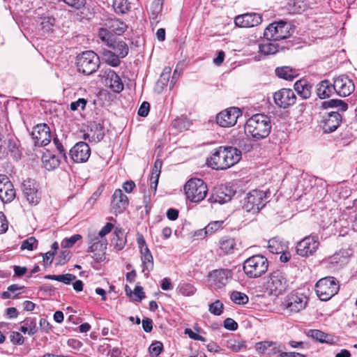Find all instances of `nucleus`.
<instances>
[{
	"instance_id": "obj_1",
	"label": "nucleus",
	"mask_w": 357,
	"mask_h": 357,
	"mask_svg": "<svg viewBox=\"0 0 357 357\" xmlns=\"http://www.w3.org/2000/svg\"><path fill=\"white\" fill-rule=\"evenodd\" d=\"M270 118L263 114H256L249 118L245 125V132L256 140L266 138L270 134Z\"/></svg>"
},
{
	"instance_id": "obj_2",
	"label": "nucleus",
	"mask_w": 357,
	"mask_h": 357,
	"mask_svg": "<svg viewBox=\"0 0 357 357\" xmlns=\"http://www.w3.org/2000/svg\"><path fill=\"white\" fill-rule=\"evenodd\" d=\"M268 267L267 259L261 255H255L247 259L243 263V271L250 278H257L264 275Z\"/></svg>"
},
{
	"instance_id": "obj_3",
	"label": "nucleus",
	"mask_w": 357,
	"mask_h": 357,
	"mask_svg": "<svg viewBox=\"0 0 357 357\" xmlns=\"http://www.w3.org/2000/svg\"><path fill=\"white\" fill-rule=\"evenodd\" d=\"M339 281L334 277L328 276L319 280L315 284V291L321 301H327L337 294Z\"/></svg>"
},
{
	"instance_id": "obj_4",
	"label": "nucleus",
	"mask_w": 357,
	"mask_h": 357,
	"mask_svg": "<svg viewBox=\"0 0 357 357\" xmlns=\"http://www.w3.org/2000/svg\"><path fill=\"white\" fill-rule=\"evenodd\" d=\"M76 64L77 70L86 75L95 73L100 66V59L93 51H85L77 55Z\"/></svg>"
},
{
	"instance_id": "obj_5",
	"label": "nucleus",
	"mask_w": 357,
	"mask_h": 357,
	"mask_svg": "<svg viewBox=\"0 0 357 357\" xmlns=\"http://www.w3.org/2000/svg\"><path fill=\"white\" fill-rule=\"evenodd\" d=\"M184 192L188 199L192 202L198 203L206 196L208 188L203 180L200 178H190L184 185Z\"/></svg>"
},
{
	"instance_id": "obj_6",
	"label": "nucleus",
	"mask_w": 357,
	"mask_h": 357,
	"mask_svg": "<svg viewBox=\"0 0 357 357\" xmlns=\"http://www.w3.org/2000/svg\"><path fill=\"white\" fill-rule=\"evenodd\" d=\"M291 29V24L285 21L274 22L265 29L264 36L268 40H280L290 36Z\"/></svg>"
},
{
	"instance_id": "obj_7",
	"label": "nucleus",
	"mask_w": 357,
	"mask_h": 357,
	"mask_svg": "<svg viewBox=\"0 0 357 357\" xmlns=\"http://www.w3.org/2000/svg\"><path fill=\"white\" fill-rule=\"evenodd\" d=\"M266 199L265 192L253 190L245 197L243 207L248 212L257 213L266 205Z\"/></svg>"
},
{
	"instance_id": "obj_8",
	"label": "nucleus",
	"mask_w": 357,
	"mask_h": 357,
	"mask_svg": "<svg viewBox=\"0 0 357 357\" xmlns=\"http://www.w3.org/2000/svg\"><path fill=\"white\" fill-rule=\"evenodd\" d=\"M22 188L24 197L31 205L36 206L40 202L41 196L38 190V184L34 179H25Z\"/></svg>"
},
{
	"instance_id": "obj_9",
	"label": "nucleus",
	"mask_w": 357,
	"mask_h": 357,
	"mask_svg": "<svg viewBox=\"0 0 357 357\" xmlns=\"http://www.w3.org/2000/svg\"><path fill=\"white\" fill-rule=\"evenodd\" d=\"M268 287L271 294L278 296L284 293L287 288V281L284 274L277 270L271 273Z\"/></svg>"
},
{
	"instance_id": "obj_10",
	"label": "nucleus",
	"mask_w": 357,
	"mask_h": 357,
	"mask_svg": "<svg viewBox=\"0 0 357 357\" xmlns=\"http://www.w3.org/2000/svg\"><path fill=\"white\" fill-rule=\"evenodd\" d=\"M319 245L318 238L316 236H308L298 242L296 249V252L301 257L312 255L317 250Z\"/></svg>"
},
{
	"instance_id": "obj_11",
	"label": "nucleus",
	"mask_w": 357,
	"mask_h": 357,
	"mask_svg": "<svg viewBox=\"0 0 357 357\" xmlns=\"http://www.w3.org/2000/svg\"><path fill=\"white\" fill-rule=\"evenodd\" d=\"M241 116V112L238 108L230 107L217 114L216 122L221 127H231L236 123L238 118Z\"/></svg>"
},
{
	"instance_id": "obj_12",
	"label": "nucleus",
	"mask_w": 357,
	"mask_h": 357,
	"mask_svg": "<svg viewBox=\"0 0 357 357\" xmlns=\"http://www.w3.org/2000/svg\"><path fill=\"white\" fill-rule=\"evenodd\" d=\"M307 303V298L302 294H291L287 296L282 305L290 312H298L303 310Z\"/></svg>"
},
{
	"instance_id": "obj_13",
	"label": "nucleus",
	"mask_w": 357,
	"mask_h": 357,
	"mask_svg": "<svg viewBox=\"0 0 357 357\" xmlns=\"http://www.w3.org/2000/svg\"><path fill=\"white\" fill-rule=\"evenodd\" d=\"M31 136L36 146H45L51 141L50 128L45 123L35 126L33 128Z\"/></svg>"
},
{
	"instance_id": "obj_14",
	"label": "nucleus",
	"mask_w": 357,
	"mask_h": 357,
	"mask_svg": "<svg viewBox=\"0 0 357 357\" xmlns=\"http://www.w3.org/2000/svg\"><path fill=\"white\" fill-rule=\"evenodd\" d=\"M208 277L211 286L218 289L227 284L229 279L231 278V272L229 269H216L210 272Z\"/></svg>"
},
{
	"instance_id": "obj_15",
	"label": "nucleus",
	"mask_w": 357,
	"mask_h": 357,
	"mask_svg": "<svg viewBox=\"0 0 357 357\" xmlns=\"http://www.w3.org/2000/svg\"><path fill=\"white\" fill-rule=\"evenodd\" d=\"M128 198L121 189L114 192L111 199V209L113 213L117 215L123 213L128 206Z\"/></svg>"
},
{
	"instance_id": "obj_16",
	"label": "nucleus",
	"mask_w": 357,
	"mask_h": 357,
	"mask_svg": "<svg viewBox=\"0 0 357 357\" xmlns=\"http://www.w3.org/2000/svg\"><path fill=\"white\" fill-rule=\"evenodd\" d=\"M321 122L324 132L331 133L340 126L342 122V116L337 112H331L323 116Z\"/></svg>"
},
{
	"instance_id": "obj_17",
	"label": "nucleus",
	"mask_w": 357,
	"mask_h": 357,
	"mask_svg": "<svg viewBox=\"0 0 357 357\" xmlns=\"http://www.w3.org/2000/svg\"><path fill=\"white\" fill-rule=\"evenodd\" d=\"M262 22L261 16L256 13H248L236 16L234 23L237 26L248 28L259 25Z\"/></svg>"
},
{
	"instance_id": "obj_18",
	"label": "nucleus",
	"mask_w": 357,
	"mask_h": 357,
	"mask_svg": "<svg viewBox=\"0 0 357 357\" xmlns=\"http://www.w3.org/2000/svg\"><path fill=\"white\" fill-rule=\"evenodd\" d=\"M15 197V190L8 177L0 175V199L3 202H10Z\"/></svg>"
},
{
	"instance_id": "obj_19",
	"label": "nucleus",
	"mask_w": 357,
	"mask_h": 357,
	"mask_svg": "<svg viewBox=\"0 0 357 357\" xmlns=\"http://www.w3.org/2000/svg\"><path fill=\"white\" fill-rule=\"evenodd\" d=\"M91 154L89 145L84 142H77L70 151V155L74 162H86Z\"/></svg>"
},
{
	"instance_id": "obj_20",
	"label": "nucleus",
	"mask_w": 357,
	"mask_h": 357,
	"mask_svg": "<svg viewBox=\"0 0 357 357\" xmlns=\"http://www.w3.org/2000/svg\"><path fill=\"white\" fill-rule=\"evenodd\" d=\"M234 194L235 192L230 187L222 185L215 188L208 201L211 203L225 204L229 202Z\"/></svg>"
},
{
	"instance_id": "obj_21",
	"label": "nucleus",
	"mask_w": 357,
	"mask_h": 357,
	"mask_svg": "<svg viewBox=\"0 0 357 357\" xmlns=\"http://www.w3.org/2000/svg\"><path fill=\"white\" fill-rule=\"evenodd\" d=\"M351 254L348 250H340L326 259L329 268L337 270L345 266L349 261Z\"/></svg>"
},
{
	"instance_id": "obj_22",
	"label": "nucleus",
	"mask_w": 357,
	"mask_h": 357,
	"mask_svg": "<svg viewBox=\"0 0 357 357\" xmlns=\"http://www.w3.org/2000/svg\"><path fill=\"white\" fill-rule=\"evenodd\" d=\"M275 104L282 108L294 105L296 100L294 91H277L273 96Z\"/></svg>"
},
{
	"instance_id": "obj_23",
	"label": "nucleus",
	"mask_w": 357,
	"mask_h": 357,
	"mask_svg": "<svg viewBox=\"0 0 357 357\" xmlns=\"http://www.w3.org/2000/svg\"><path fill=\"white\" fill-rule=\"evenodd\" d=\"M225 155L224 146H220L215 150L209 158H207L206 162L214 169H226Z\"/></svg>"
},
{
	"instance_id": "obj_24",
	"label": "nucleus",
	"mask_w": 357,
	"mask_h": 357,
	"mask_svg": "<svg viewBox=\"0 0 357 357\" xmlns=\"http://www.w3.org/2000/svg\"><path fill=\"white\" fill-rule=\"evenodd\" d=\"M104 78V84L106 86L111 89H124V81L112 70L108 69L104 72L102 75Z\"/></svg>"
},
{
	"instance_id": "obj_25",
	"label": "nucleus",
	"mask_w": 357,
	"mask_h": 357,
	"mask_svg": "<svg viewBox=\"0 0 357 357\" xmlns=\"http://www.w3.org/2000/svg\"><path fill=\"white\" fill-rule=\"evenodd\" d=\"M114 228V225L110 223L107 222L98 232V236H93L89 235V239H90V246H89V251L94 252L96 250H98V248L100 246L103 249L106 248V244L102 243L99 241V237H104L107 234H108L112 229Z\"/></svg>"
},
{
	"instance_id": "obj_26",
	"label": "nucleus",
	"mask_w": 357,
	"mask_h": 357,
	"mask_svg": "<svg viewBox=\"0 0 357 357\" xmlns=\"http://www.w3.org/2000/svg\"><path fill=\"white\" fill-rule=\"evenodd\" d=\"M171 68L165 67L161 73L159 79L156 83L157 88L160 89H164L165 88H169L172 89L174 86V79H176V70L174 72L172 80L169 82Z\"/></svg>"
},
{
	"instance_id": "obj_27",
	"label": "nucleus",
	"mask_w": 357,
	"mask_h": 357,
	"mask_svg": "<svg viewBox=\"0 0 357 357\" xmlns=\"http://www.w3.org/2000/svg\"><path fill=\"white\" fill-rule=\"evenodd\" d=\"M226 169L237 163L241 158V151L232 146H224Z\"/></svg>"
},
{
	"instance_id": "obj_28",
	"label": "nucleus",
	"mask_w": 357,
	"mask_h": 357,
	"mask_svg": "<svg viewBox=\"0 0 357 357\" xmlns=\"http://www.w3.org/2000/svg\"><path fill=\"white\" fill-rule=\"evenodd\" d=\"M307 337H310L319 342L335 344L337 339L334 336L325 333L319 330L310 329L306 332Z\"/></svg>"
},
{
	"instance_id": "obj_29",
	"label": "nucleus",
	"mask_w": 357,
	"mask_h": 357,
	"mask_svg": "<svg viewBox=\"0 0 357 357\" xmlns=\"http://www.w3.org/2000/svg\"><path fill=\"white\" fill-rule=\"evenodd\" d=\"M164 0H155L149 9V19L152 25H157L160 20Z\"/></svg>"
},
{
	"instance_id": "obj_30",
	"label": "nucleus",
	"mask_w": 357,
	"mask_h": 357,
	"mask_svg": "<svg viewBox=\"0 0 357 357\" xmlns=\"http://www.w3.org/2000/svg\"><path fill=\"white\" fill-rule=\"evenodd\" d=\"M105 26L110 30L111 33L116 35L123 34L128 26L125 22L118 19H109L105 23Z\"/></svg>"
},
{
	"instance_id": "obj_31",
	"label": "nucleus",
	"mask_w": 357,
	"mask_h": 357,
	"mask_svg": "<svg viewBox=\"0 0 357 357\" xmlns=\"http://www.w3.org/2000/svg\"><path fill=\"white\" fill-rule=\"evenodd\" d=\"M108 46L112 49V51L119 54V56H121V58L126 57L129 52L128 46L123 40H112Z\"/></svg>"
},
{
	"instance_id": "obj_32",
	"label": "nucleus",
	"mask_w": 357,
	"mask_h": 357,
	"mask_svg": "<svg viewBox=\"0 0 357 357\" xmlns=\"http://www.w3.org/2000/svg\"><path fill=\"white\" fill-rule=\"evenodd\" d=\"M42 162L44 167L48 171L54 170L57 168L60 164L59 158L49 151L43 153Z\"/></svg>"
},
{
	"instance_id": "obj_33",
	"label": "nucleus",
	"mask_w": 357,
	"mask_h": 357,
	"mask_svg": "<svg viewBox=\"0 0 357 357\" xmlns=\"http://www.w3.org/2000/svg\"><path fill=\"white\" fill-rule=\"evenodd\" d=\"M55 22V19L51 16H44L40 18V29L43 35H49L53 33Z\"/></svg>"
},
{
	"instance_id": "obj_34",
	"label": "nucleus",
	"mask_w": 357,
	"mask_h": 357,
	"mask_svg": "<svg viewBox=\"0 0 357 357\" xmlns=\"http://www.w3.org/2000/svg\"><path fill=\"white\" fill-rule=\"evenodd\" d=\"M102 60L109 66L112 67H117L121 64V56H119L113 51L109 50H102Z\"/></svg>"
},
{
	"instance_id": "obj_35",
	"label": "nucleus",
	"mask_w": 357,
	"mask_h": 357,
	"mask_svg": "<svg viewBox=\"0 0 357 357\" xmlns=\"http://www.w3.org/2000/svg\"><path fill=\"white\" fill-rule=\"evenodd\" d=\"M126 243L124 231L121 228L116 227L112 239V244L117 250H122Z\"/></svg>"
},
{
	"instance_id": "obj_36",
	"label": "nucleus",
	"mask_w": 357,
	"mask_h": 357,
	"mask_svg": "<svg viewBox=\"0 0 357 357\" xmlns=\"http://www.w3.org/2000/svg\"><path fill=\"white\" fill-rule=\"evenodd\" d=\"M306 8L307 5L303 0H289L285 6V9L289 14H300Z\"/></svg>"
},
{
	"instance_id": "obj_37",
	"label": "nucleus",
	"mask_w": 357,
	"mask_h": 357,
	"mask_svg": "<svg viewBox=\"0 0 357 357\" xmlns=\"http://www.w3.org/2000/svg\"><path fill=\"white\" fill-rule=\"evenodd\" d=\"M333 89H354L353 81L346 75H341L336 78L333 84Z\"/></svg>"
},
{
	"instance_id": "obj_38",
	"label": "nucleus",
	"mask_w": 357,
	"mask_h": 357,
	"mask_svg": "<svg viewBox=\"0 0 357 357\" xmlns=\"http://www.w3.org/2000/svg\"><path fill=\"white\" fill-rule=\"evenodd\" d=\"M268 249L273 254H279L286 250L287 245L279 238L275 237L268 241Z\"/></svg>"
},
{
	"instance_id": "obj_39",
	"label": "nucleus",
	"mask_w": 357,
	"mask_h": 357,
	"mask_svg": "<svg viewBox=\"0 0 357 357\" xmlns=\"http://www.w3.org/2000/svg\"><path fill=\"white\" fill-rule=\"evenodd\" d=\"M140 253L142 255L141 259L143 264L142 271L144 273L147 271L146 274H148L149 272L153 268V258L152 254L149 248H146L144 252H141Z\"/></svg>"
},
{
	"instance_id": "obj_40",
	"label": "nucleus",
	"mask_w": 357,
	"mask_h": 357,
	"mask_svg": "<svg viewBox=\"0 0 357 357\" xmlns=\"http://www.w3.org/2000/svg\"><path fill=\"white\" fill-rule=\"evenodd\" d=\"M275 74L278 77L286 80H292L297 76L296 72L289 66L277 68Z\"/></svg>"
},
{
	"instance_id": "obj_41",
	"label": "nucleus",
	"mask_w": 357,
	"mask_h": 357,
	"mask_svg": "<svg viewBox=\"0 0 357 357\" xmlns=\"http://www.w3.org/2000/svg\"><path fill=\"white\" fill-rule=\"evenodd\" d=\"M236 243L234 238L224 237L219 241V247L225 254H231L234 252Z\"/></svg>"
},
{
	"instance_id": "obj_42",
	"label": "nucleus",
	"mask_w": 357,
	"mask_h": 357,
	"mask_svg": "<svg viewBox=\"0 0 357 357\" xmlns=\"http://www.w3.org/2000/svg\"><path fill=\"white\" fill-rule=\"evenodd\" d=\"M24 325L20 327V331L23 333H28L29 335H33L37 333L36 321L35 319L27 318L24 321Z\"/></svg>"
},
{
	"instance_id": "obj_43",
	"label": "nucleus",
	"mask_w": 357,
	"mask_h": 357,
	"mask_svg": "<svg viewBox=\"0 0 357 357\" xmlns=\"http://www.w3.org/2000/svg\"><path fill=\"white\" fill-rule=\"evenodd\" d=\"M259 50L264 55L274 54L279 52L280 45L277 43L266 42L259 45Z\"/></svg>"
},
{
	"instance_id": "obj_44",
	"label": "nucleus",
	"mask_w": 357,
	"mask_h": 357,
	"mask_svg": "<svg viewBox=\"0 0 357 357\" xmlns=\"http://www.w3.org/2000/svg\"><path fill=\"white\" fill-rule=\"evenodd\" d=\"M323 109H328L330 107H340L342 112H345L348 109L347 104L342 100L331 99L329 100L324 101L321 103Z\"/></svg>"
},
{
	"instance_id": "obj_45",
	"label": "nucleus",
	"mask_w": 357,
	"mask_h": 357,
	"mask_svg": "<svg viewBox=\"0 0 357 357\" xmlns=\"http://www.w3.org/2000/svg\"><path fill=\"white\" fill-rule=\"evenodd\" d=\"M45 278L56 280L66 284H69L76 279V276L70 273H66L63 275H47L45 276Z\"/></svg>"
},
{
	"instance_id": "obj_46",
	"label": "nucleus",
	"mask_w": 357,
	"mask_h": 357,
	"mask_svg": "<svg viewBox=\"0 0 357 357\" xmlns=\"http://www.w3.org/2000/svg\"><path fill=\"white\" fill-rule=\"evenodd\" d=\"M225 347L234 352H238L246 349L245 342L235 339H229L225 342Z\"/></svg>"
},
{
	"instance_id": "obj_47",
	"label": "nucleus",
	"mask_w": 357,
	"mask_h": 357,
	"mask_svg": "<svg viewBox=\"0 0 357 357\" xmlns=\"http://www.w3.org/2000/svg\"><path fill=\"white\" fill-rule=\"evenodd\" d=\"M112 6L116 13H126L130 8L128 0H114Z\"/></svg>"
},
{
	"instance_id": "obj_48",
	"label": "nucleus",
	"mask_w": 357,
	"mask_h": 357,
	"mask_svg": "<svg viewBox=\"0 0 357 357\" xmlns=\"http://www.w3.org/2000/svg\"><path fill=\"white\" fill-rule=\"evenodd\" d=\"M231 300L237 305H245L248 301V296L241 291H233L230 295Z\"/></svg>"
},
{
	"instance_id": "obj_49",
	"label": "nucleus",
	"mask_w": 357,
	"mask_h": 357,
	"mask_svg": "<svg viewBox=\"0 0 357 357\" xmlns=\"http://www.w3.org/2000/svg\"><path fill=\"white\" fill-rule=\"evenodd\" d=\"M105 136L104 132L100 127L98 126H96V130L91 137H90V134H85L84 139L89 138V140L94 142H99L101 141Z\"/></svg>"
},
{
	"instance_id": "obj_50",
	"label": "nucleus",
	"mask_w": 357,
	"mask_h": 357,
	"mask_svg": "<svg viewBox=\"0 0 357 357\" xmlns=\"http://www.w3.org/2000/svg\"><path fill=\"white\" fill-rule=\"evenodd\" d=\"M224 221H213L205 227V234L211 235L222 228Z\"/></svg>"
},
{
	"instance_id": "obj_51",
	"label": "nucleus",
	"mask_w": 357,
	"mask_h": 357,
	"mask_svg": "<svg viewBox=\"0 0 357 357\" xmlns=\"http://www.w3.org/2000/svg\"><path fill=\"white\" fill-rule=\"evenodd\" d=\"M178 291L181 294L189 296L195 294V289L191 284L182 283L178 285Z\"/></svg>"
},
{
	"instance_id": "obj_52",
	"label": "nucleus",
	"mask_w": 357,
	"mask_h": 357,
	"mask_svg": "<svg viewBox=\"0 0 357 357\" xmlns=\"http://www.w3.org/2000/svg\"><path fill=\"white\" fill-rule=\"evenodd\" d=\"M163 349V344L159 341L153 342L149 348V351L152 357H158Z\"/></svg>"
},
{
	"instance_id": "obj_53",
	"label": "nucleus",
	"mask_w": 357,
	"mask_h": 357,
	"mask_svg": "<svg viewBox=\"0 0 357 357\" xmlns=\"http://www.w3.org/2000/svg\"><path fill=\"white\" fill-rule=\"evenodd\" d=\"M37 240L35 237L31 236L28 238L24 240L22 242L20 248L21 250H33L34 248H36L37 245Z\"/></svg>"
},
{
	"instance_id": "obj_54",
	"label": "nucleus",
	"mask_w": 357,
	"mask_h": 357,
	"mask_svg": "<svg viewBox=\"0 0 357 357\" xmlns=\"http://www.w3.org/2000/svg\"><path fill=\"white\" fill-rule=\"evenodd\" d=\"M98 36L101 40L107 43V45L110 43L111 40H113L112 38V34L107 26L106 28H100Z\"/></svg>"
},
{
	"instance_id": "obj_55",
	"label": "nucleus",
	"mask_w": 357,
	"mask_h": 357,
	"mask_svg": "<svg viewBox=\"0 0 357 357\" xmlns=\"http://www.w3.org/2000/svg\"><path fill=\"white\" fill-rule=\"evenodd\" d=\"M222 310L223 304L219 300H217L214 303L209 305V312L215 315L221 314Z\"/></svg>"
},
{
	"instance_id": "obj_56",
	"label": "nucleus",
	"mask_w": 357,
	"mask_h": 357,
	"mask_svg": "<svg viewBox=\"0 0 357 357\" xmlns=\"http://www.w3.org/2000/svg\"><path fill=\"white\" fill-rule=\"evenodd\" d=\"M82 238L80 234H75L70 238H65L61 243V245L64 248H71L79 239Z\"/></svg>"
},
{
	"instance_id": "obj_57",
	"label": "nucleus",
	"mask_w": 357,
	"mask_h": 357,
	"mask_svg": "<svg viewBox=\"0 0 357 357\" xmlns=\"http://www.w3.org/2000/svg\"><path fill=\"white\" fill-rule=\"evenodd\" d=\"M273 345V343L271 342H258L256 344V349L259 351L261 354L264 355H269L270 354L267 352V349Z\"/></svg>"
},
{
	"instance_id": "obj_58",
	"label": "nucleus",
	"mask_w": 357,
	"mask_h": 357,
	"mask_svg": "<svg viewBox=\"0 0 357 357\" xmlns=\"http://www.w3.org/2000/svg\"><path fill=\"white\" fill-rule=\"evenodd\" d=\"M22 288V287H20L17 284H12L8 287L7 291L1 293V297L3 299L10 298H11V293H15Z\"/></svg>"
},
{
	"instance_id": "obj_59",
	"label": "nucleus",
	"mask_w": 357,
	"mask_h": 357,
	"mask_svg": "<svg viewBox=\"0 0 357 357\" xmlns=\"http://www.w3.org/2000/svg\"><path fill=\"white\" fill-rule=\"evenodd\" d=\"M162 162L160 159H157L155 161L153 168L152 169L151 173V180H153L154 178H159L161 168H162Z\"/></svg>"
},
{
	"instance_id": "obj_60",
	"label": "nucleus",
	"mask_w": 357,
	"mask_h": 357,
	"mask_svg": "<svg viewBox=\"0 0 357 357\" xmlns=\"http://www.w3.org/2000/svg\"><path fill=\"white\" fill-rule=\"evenodd\" d=\"M312 87V86L306 79H301L295 82L294 89H309Z\"/></svg>"
},
{
	"instance_id": "obj_61",
	"label": "nucleus",
	"mask_w": 357,
	"mask_h": 357,
	"mask_svg": "<svg viewBox=\"0 0 357 357\" xmlns=\"http://www.w3.org/2000/svg\"><path fill=\"white\" fill-rule=\"evenodd\" d=\"M10 341L14 344L22 345L24 342V339L21 333L14 331L10 335Z\"/></svg>"
},
{
	"instance_id": "obj_62",
	"label": "nucleus",
	"mask_w": 357,
	"mask_h": 357,
	"mask_svg": "<svg viewBox=\"0 0 357 357\" xmlns=\"http://www.w3.org/2000/svg\"><path fill=\"white\" fill-rule=\"evenodd\" d=\"M184 333L185 335H188V337L192 340H199V341H201L203 342H205L206 341V339L204 337L199 335V334L195 333L190 328H185L184 331Z\"/></svg>"
},
{
	"instance_id": "obj_63",
	"label": "nucleus",
	"mask_w": 357,
	"mask_h": 357,
	"mask_svg": "<svg viewBox=\"0 0 357 357\" xmlns=\"http://www.w3.org/2000/svg\"><path fill=\"white\" fill-rule=\"evenodd\" d=\"M150 109V104L144 101L138 109V115L142 117H145L149 114Z\"/></svg>"
},
{
	"instance_id": "obj_64",
	"label": "nucleus",
	"mask_w": 357,
	"mask_h": 357,
	"mask_svg": "<svg viewBox=\"0 0 357 357\" xmlns=\"http://www.w3.org/2000/svg\"><path fill=\"white\" fill-rule=\"evenodd\" d=\"M224 326L226 329L236 331L238 328V324L231 318H227L224 321Z\"/></svg>"
}]
</instances>
